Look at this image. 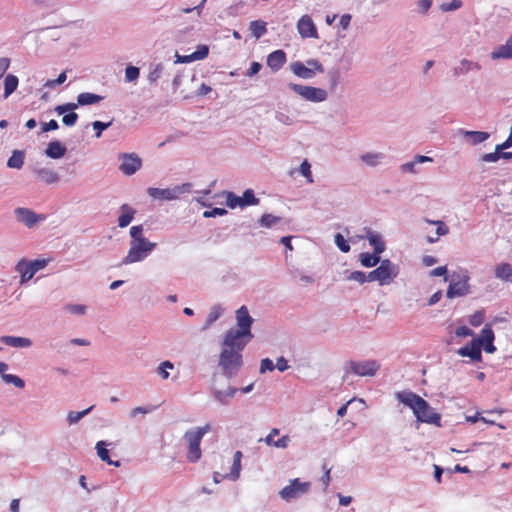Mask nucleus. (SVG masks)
I'll return each mask as SVG.
<instances>
[{
  "mask_svg": "<svg viewBox=\"0 0 512 512\" xmlns=\"http://www.w3.org/2000/svg\"><path fill=\"white\" fill-rule=\"evenodd\" d=\"M129 250L122 259V265L144 261L156 248L157 244L144 236L143 225H134L129 230Z\"/></svg>",
  "mask_w": 512,
  "mask_h": 512,
  "instance_id": "obj_1",
  "label": "nucleus"
},
{
  "mask_svg": "<svg viewBox=\"0 0 512 512\" xmlns=\"http://www.w3.org/2000/svg\"><path fill=\"white\" fill-rule=\"evenodd\" d=\"M397 400L412 409L418 422L441 426V415L422 397L411 391L395 394Z\"/></svg>",
  "mask_w": 512,
  "mask_h": 512,
  "instance_id": "obj_2",
  "label": "nucleus"
},
{
  "mask_svg": "<svg viewBox=\"0 0 512 512\" xmlns=\"http://www.w3.org/2000/svg\"><path fill=\"white\" fill-rule=\"evenodd\" d=\"M210 429V425L206 424L201 427L190 428L184 433L183 440L185 441L188 449L186 455L188 462L196 463L200 460L202 456L200 444L203 437L210 431Z\"/></svg>",
  "mask_w": 512,
  "mask_h": 512,
  "instance_id": "obj_3",
  "label": "nucleus"
},
{
  "mask_svg": "<svg viewBox=\"0 0 512 512\" xmlns=\"http://www.w3.org/2000/svg\"><path fill=\"white\" fill-rule=\"evenodd\" d=\"M218 366L224 377L234 378L243 366L242 353L232 349H221Z\"/></svg>",
  "mask_w": 512,
  "mask_h": 512,
  "instance_id": "obj_4",
  "label": "nucleus"
},
{
  "mask_svg": "<svg viewBox=\"0 0 512 512\" xmlns=\"http://www.w3.org/2000/svg\"><path fill=\"white\" fill-rule=\"evenodd\" d=\"M289 68L295 76L305 80L313 79L317 73L325 71L323 64L316 58H309L305 62H292Z\"/></svg>",
  "mask_w": 512,
  "mask_h": 512,
  "instance_id": "obj_5",
  "label": "nucleus"
},
{
  "mask_svg": "<svg viewBox=\"0 0 512 512\" xmlns=\"http://www.w3.org/2000/svg\"><path fill=\"white\" fill-rule=\"evenodd\" d=\"M288 88L302 99L312 103H322L329 98L327 89L322 87L289 83Z\"/></svg>",
  "mask_w": 512,
  "mask_h": 512,
  "instance_id": "obj_6",
  "label": "nucleus"
},
{
  "mask_svg": "<svg viewBox=\"0 0 512 512\" xmlns=\"http://www.w3.org/2000/svg\"><path fill=\"white\" fill-rule=\"evenodd\" d=\"M380 363L375 359L349 361L344 367L345 376L354 374L360 377H374L380 370Z\"/></svg>",
  "mask_w": 512,
  "mask_h": 512,
  "instance_id": "obj_7",
  "label": "nucleus"
},
{
  "mask_svg": "<svg viewBox=\"0 0 512 512\" xmlns=\"http://www.w3.org/2000/svg\"><path fill=\"white\" fill-rule=\"evenodd\" d=\"M191 187L190 183H183L172 188L149 187L147 194L155 200L172 201L178 199L182 194L190 192Z\"/></svg>",
  "mask_w": 512,
  "mask_h": 512,
  "instance_id": "obj_8",
  "label": "nucleus"
},
{
  "mask_svg": "<svg viewBox=\"0 0 512 512\" xmlns=\"http://www.w3.org/2000/svg\"><path fill=\"white\" fill-rule=\"evenodd\" d=\"M48 264L46 259H36L27 261L21 259L15 266L16 272L20 274V283L25 284L40 270L44 269Z\"/></svg>",
  "mask_w": 512,
  "mask_h": 512,
  "instance_id": "obj_9",
  "label": "nucleus"
},
{
  "mask_svg": "<svg viewBox=\"0 0 512 512\" xmlns=\"http://www.w3.org/2000/svg\"><path fill=\"white\" fill-rule=\"evenodd\" d=\"M253 338L247 335L245 332L237 330L235 328L229 329L223 339L222 349L237 350L240 353L244 350L248 342Z\"/></svg>",
  "mask_w": 512,
  "mask_h": 512,
  "instance_id": "obj_10",
  "label": "nucleus"
},
{
  "mask_svg": "<svg viewBox=\"0 0 512 512\" xmlns=\"http://www.w3.org/2000/svg\"><path fill=\"white\" fill-rule=\"evenodd\" d=\"M226 205L230 209L237 207L245 208L247 206L258 205L260 200L255 196L252 189H246L242 196H237L234 192L228 191L225 193Z\"/></svg>",
  "mask_w": 512,
  "mask_h": 512,
  "instance_id": "obj_11",
  "label": "nucleus"
},
{
  "mask_svg": "<svg viewBox=\"0 0 512 512\" xmlns=\"http://www.w3.org/2000/svg\"><path fill=\"white\" fill-rule=\"evenodd\" d=\"M310 487V482H301L298 478H295L290 481L289 485L280 490L279 495L283 500L290 502L308 493Z\"/></svg>",
  "mask_w": 512,
  "mask_h": 512,
  "instance_id": "obj_12",
  "label": "nucleus"
},
{
  "mask_svg": "<svg viewBox=\"0 0 512 512\" xmlns=\"http://www.w3.org/2000/svg\"><path fill=\"white\" fill-rule=\"evenodd\" d=\"M14 215L17 222L23 224L28 229L36 228L40 223L46 220V215L38 214L26 207H17L14 209Z\"/></svg>",
  "mask_w": 512,
  "mask_h": 512,
  "instance_id": "obj_13",
  "label": "nucleus"
},
{
  "mask_svg": "<svg viewBox=\"0 0 512 512\" xmlns=\"http://www.w3.org/2000/svg\"><path fill=\"white\" fill-rule=\"evenodd\" d=\"M376 270L379 277V285L381 286L392 283L400 272L399 266L389 259L381 260Z\"/></svg>",
  "mask_w": 512,
  "mask_h": 512,
  "instance_id": "obj_14",
  "label": "nucleus"
},
{
  "mask_svg": "<svg viewBox=\"0 0 512 512\" xmlns=\"http://www.w3.org/2000/svg\"><path fill=\"white\" fill-rule=\"evenodd\" d=\"M119 160V170L126 176L135 174L142 166V160L136 153H122Z\"/></svg>",
  "mask_w": 512,
  "mask_h": 512,
  "instance_id": "obj_15",
  "label": "nucleus"
},
{
  "mask_svg": "<svg viewBox=\"0 0 512 512\" xmlns=\"http://www.w3.org/2000/svg\"><path fill=\"white\" fill-rule=\"evenodd\" d=\"M297 31L303 39H318V30L310 15H303L299 18L296 25Z\"/></svg>",
  "mask_w": 512,
  "mask_h": 512,
  "instance_id": "obj_16",
  "label": "nucleus"
},
{
  "mask_svg": "<svg viewBox=\"0 0 512 512\" xmlns=\"http://www.w3.org/2000/svg\"><path fill=\"white\" fill-rule=\"evenodd\" d=\"M469 276L465 275L458 281H452L448 289L446 291V297L449 299H453L456 297H462L469 293L470 286H469Z\"/></svg>",
  "mask_w": 512,
  "mask_h": 512,
  "instance_id": "obj_17",
  "label": "nucleus"
},
{
  "mask_svg": "<svg viewBox=\"0 0 512 512\" xmlns=\"http://www.w3.org/2000/svg\"><path fill=\"white\" fill-rule=\"evenodd\" d=\"M279 433L280 430L278 428H272L268 435L265 438L260 439L259 441H263L267 446L270 447L286 449L289 446L291 439L289 435H284L281 438L275 440L276 436H278Z\"/></svg>",
  "mask_w": 512,
  "mask_h": 512,
  "instance_id": "obj_18",
  "label": "nucleus"
},
{
  "mask_svg": "<svg viewBox=\"0 0 512 512\" xmlns=\"http://www.w3.org/2000/svg\"><path fill=\"white\" fill-rule=\"evenodd\" d=\"M253 318L250 316L246 306H241L236 311V322L237 330L245 332L247 335L252 336L251 326L253 324Z\"/></svg>",
  "mask_w": 512,
  "mask_h": 512,
  "instance_id": "obj_19",
  "label": "nucleus"
},
{
  "mask_svg": "<svg viewBox=\"0 0 512 512\" xmlns=\"http://www.w3.org/2000/svg\"><path fill=\"white\" fill-rule=\"evenodd\" d=\"M494 332L489 326H485L480 333V336L475 339L479 347H483V349L487 353H494L496 351V347L494 346Z\"/></svg>",
  "mask_w": 512,
  "mask_h": 512,
  "instance_id": "obj_20",
  "label": "nucleus"
},
{
  "mask_svg": "<svg viewBox=\"0 0 512 512\" xmlns=\"http://www.w3.org/2000/svg\"><path fill=\"white\" fill-rule=\"evenodd\" d=\"M212 397L221 405H228L230 399L235 396L238 392V389L232 386H229L225 390H221L215 387H211L210 389Z\"/></svg>",
  "mask_w": 512,
  "mask_h": 512,
  "instance_id": "obj_21",
  "label": "nucleus"
},
{
  "mask_svg": "<svg viewBox=\"0 0 512 512\" xmlns=\"http://www.w3.org/2000/svg\"><path fill=\"white\" fill-rule=\"evenodd\" d=\"M492 60L512 59V35L502 45L496 47L490 54Z\"/></svg>",
  "mask_w": 512,
  "mask_h": 512,
  "instance_id": "obj_22",
  "label": "nucleus"
},
{
  "mask_svg": "<svg viewBox=\"0 0 512 512\" xmlns=\"http://www.w3.org/2000/svg\"><path fill=\"white\" fill-rule=\"evenodd\" d=\"M286 61V53L281 49L275 50L267 56V65L274 72L279 71L284 66Z\"/></svg>",
  "mask_w": 512,
  "mask_h": 512,
  "instance_id": "obj_23",
  "label": "nucleus"
},
{
  "mask_svg": "<svg viewBox=\"0 0 512 512\" xmlns=\"http://www.w3.org/2000/svg\"><path fill=\"white\" fill-rule=\"evenodd\" d=\"M365 232V238L373 247V252L381 255L386 249L382 236L379 233L372 231L370 228H365Z\"/></svg>",
  "mask_w": 512,
  "mask_h": 512,
  "instance_id": "obj_24",
  "label": "nucleus"
},
{
  "mask_svg": "<svg viewBox=\"0 0 512 512\" xmlns=\"http://www.w3.org/2000/svg\"><path fill=\"white\" fill-rule=\"evenodd\" d=\"M386 155L382 152H366L360 155V161L368 167H377L383 164Z\"/></svg>",
  "mask_w": 512,
  "mask_h": 512,
  "instance_id": "obj_25",
  "label": "nucleus"
},
{
  "mask_svg": "<svg viewBox=\"0 0 512 512\" xmlns=\"http://www.w3.org/2000/svg\"><path fill=\"white\" fill-rule=\"evenodd\" d=\"M458 354L463 357H469L473 361L481 360V349L475 339L470 344L461 347L458 350Z\"/></svg>",
  "mask_w": 512,
  "mask_h": 512,
  "instance_id": "obj_26",
  "label": "nucleus"
},
{
  "mask_svg": "<svg viewBox=\"0 0 512 512\" xmlns=\"http://www.w3.org/2000/svg\"><path fill=\"white\" fill-rule=\"evenodd\" d=\"M0 341L13 348H28L33 344L31 339L20 336L5 335L0 337Z\"/></svg>",
  "mask_w": 512,
  "mask_h": 512,
  "instance_id": "obj_27",
  "label": "nucleus"
},
{
  "mask_svg": "<svg viewBox=\"0 0 512 512\" xmlns=\"http://www.w3.org/2000/svg\"><path fill=\"white\" fill-rule=\"evenodd\" d=\"M459 133L470 142L471 145H478L489 139L490 134L484 131H470L461 129Z\"/></svg>",
  "mask_w": 512,
  "mask_h": 512,
  "instance_id": "obj_28",
  "label": "nucleus"
},
{
  "mask_svg": "<svg viewBox=\"0 0 512 512\" xmlns=\"http://www.w3.org/2000/svg\"><path fill=\"white\" fill-rule=\"evenodd\" d=\"M495 278L512 283V265L508 262H501L494 267Z\"/></svg>",
  "mask_w": 512,
  "mask_h": 512,
  "instance_id": "obj_29",
  "label": "nucleus"
},
{
  "mask_svg": "<svg viewBox=\"0 0 512 512\" xmlns=\"http://www.w3.org/2000/svg\"><path fill=\"white\" fill-rule=\"evenodd\" d=\"M66 147L58 140L51 141L45 150L47 157L51 159H60L66 154Z\"/></svg>",
  "mask_w": 512,
  "mask_h": 512,
  "instance_id": "obj_30",
  "label": "nucleus"
},
{
  "mask_svg": "<svg viewBox=\"0 0 512 512\" xmlns=\"http://www.w3.org/2000/svg\"><path fill=\"white\" fill-rule=\"evenodd\" d=\"M37 178L45 184H53L59 181L60 177L56 171L50 168H38L34 170Z\"/></svg>",
  "mask_w": 512,
  "mask_h": 512,
  "instance_id": "obj_31",
  "label": "nucleus"
},
{
  "mask_svg": "<svg viewBox=\"0 0 512 512\" xmlns=\"http://www.w3.org/2000/svg\"><path fill=\"white\" fill-rule=\"evenodd\" d=\"M326 79L328 84V93H334L341 83V72L339 68L333 67L326 73Z\"/></svg>",
  "mask_w": 512,
  "mask_h": 512,
  "instance_id": "obj_32",
  "label": "nucleus"
},
{
  "mask_svg": "<svg viewBox=\"0 0 512 512\" xmlns=\"http://www.w3.org/2000/svg\"><path fill=\"white\" fill-rule=\"evenodd\" d=\"M136 211L128 204H123L120 207V215L118 217V226L120 228L127 227L133 220Z\"/></svg>",
  "mask_w": 512,
  "mask_h": 512,
  "instance_id": "obj_33",
  "label": "nucleus"
},
{
  "mask_svg": "<svg viewBox=\"0 0 512 512\" xmlns=\"http://www.w3.org/2000/svg\"><path fill=\"white\" fill-rule=\"evenodd\" d=\"M481 66L477 62L470 61L468 59H462L459 64L454 67L453 75L458 77L466 75L472 70H480Z\"/></svg>",
  "mask_w": 512,
  "mask_h": 512,
  "instance_id": "obj_34",
  "label": "nucleus"
},
{
  "mask_svg": "<svg viewBox=\"0 0 512 512\" xmlns=\"http://www.w3.org/2000/svg\"><path fill=\"white\" fill-rule=\"evenodd\" d=\"M427 223L431 224V225H435L437 228H436V236L435 237H431V236H428L427 237V241L429 243H435L439 240V238L441 236H445L449 233V228L448 226L441 220H429V219H426L425 220Z\"/></svg>",
  "mask_w": 512,
  "mask_h": 512,
  "instance_id": "obj_35",
  "label": "nucleus"
},
{
  "mask_svg": "<svg viewBox=\"0 0 512 512\" xmlns=\"http://www.w3.org/2000/svg\"><path fill=\"white\" fill-rule=\"evenodd\" d=\"M359 262L363 267L372 268L381 262L380 254L363 252L359 254Z\"/></svg>",
  "mask_w": 512,
  "mask_h": 512,
  "instance_id": "obj_36",
  "label": "nucleus"
},
{
  "mask_svg": "<svg viewBox=\"0 0 512 512\" xmlns=\"http://www.w3.org/2000/svg\"><path fill=\"white\" fill-rule=\"evenodd\" d=\"M25 161V152L23 150H13L12 155L7 160V167L11 169H21Z\"/></svg>",
  "mask_w": 512,
  "mask_h": 512,
  "instance_id": "obj_37",
  "label": "nucleus"
},
{
  "mask_svg": "<svg viewBox=\"0 0 512 512\" xmlns=\"http://www.w3.org/2000/svg\"><path fill=\"white\" fill-rule=\"evenodd\" d=\"M77 100L78 104H80L81 106H87L99 103L103 100V97L98 94L84 92L78 94Z\"/></svg>",
  "mask_w": 512,
  "mask_h": 512,
  "instance_id": "obj_38",
  "label": "nucleus"
},
{
  "mask_svg": "<svg viewBox=\"0 0 512 512\" xmlns=\"http://www.w3.org/2000/svg\"><path fill=\"white\" fill-rule=\"evenodd\" d=\"M242 456L243 455L241 451H236L233 455V464L231 467V471L227 475V477L233 481L237 480L240 476Z\"/></svg>",
  "mask_w": 512,
  "mask_h": 512,
  "instance_id": "obj_39",
  "label": "nucleus"
},
{
  "mask_svg": "<svg viewBox=\"0 0 512 512\" xmlns=\"http://www.w3.org/2000/svg\"><path fill=\"white\" fill-rule=\"evenodd\" d=\"M19 84L17 76L8 74L4 79V98H8L13 92L16 91Z\"/></svg>",
  "mask_w": 512,
  "mask_h": 512,
  "instance_id": "obj_40",
  "label": "nucleus"
},
{
  "mask_svg": "<svg viewBox=\"0 0 512 512\" xmlns=\"http://www.w3.org/2000/svg\"><path fill=\"white\" fill-rule=\"evenodd\" d=\"M223 313H224V308L221 305L216 304V305L212 306V308L207 316L203 330L208 329L216 320H218L222 316Z\"/></svg>",
  "mask_w": 512,
  "mask_h": 512,
  "instance_id": "obj_41",
  "label": "nucleus"
},
{
  "mask_svg": "<svg viewBox=\"0 0 512 512\" xmlns=\"http://www.w3.org/2000/svg\"><path fill=\"white\" fill-rule=\"evenodd\" d=\"M282 222V218L270 213L263 214L259 219V225L264 228H273Z\"/></svg>",
  "mask_w": 512,
  "mask_h": 512,
  "instance_id": "obj_42",
  "label": "nucleus"
},
{
  "mask_svg": "<svg viewBox=\"0 0 512 512\" xmlns=\"http://www.w3.org/2000/svg\"><path fill=\"white\" fill-rule=\"evenodd\" d=\"M249 28H250L252 35L256 39H259L267 32L266 22H264L262 20H254V21L250 22Z\"/></svg>",
  "mask_w": 512,
  "mask_h": 512,
  "instance_id": "obj_43",
  "label": "nucleus"
},
{
  "mask_svg": "<svg viewBox=\"0 0 512 512\" xmlns=\"http://www.w3.org/2000/svg\"><path fill=\"white\" fill-rule=\"evenodd\" d=\"M163 71H164V66L162 63L152 64L150 66V70L147 75L148 82L150 84H155L161 77Z\"/></svg>",
  "mask_w": 512,
  "mask_h": 512,
  "instance_id": "obj_44",
  "label": "nucleus"
},
{
  "mask_svg": "<svg viewBox=\"0 0 512 512\" xmlns=\"http://www.w3.org/2000/svg\"><path fill=\"white\" fill-rule=\"evenodd\" d=\"M93 408H94V406L92 405V406L88 407L87 409H85L83 411H70V412H68V414H67V421H68L69 425L77 424L83 417L88 415L93 410Z\"/></svg>",
  "mask_w": 512,
  "mask_h": 512,
  "instance_id": "obj_45",
  "label": "nucleus"
},
{
  "mask_svg": "<svg viewBox=\"0 0 512 512\" xmlns=\"http://www.w3.org/2000/svg\"><path fill=\"white\" fill-rule=\"evenodd\" d=\"M106 446H107V443L105 441H98L95 446L97 455L103 462L112 463V460L109 456V451L106 448Z\"/></svg>",
  "mask_w": 512,
  "mask_h": 512,
  "instance_id": "obj_46",
  "label": "nucleus"
},
{
  "mask_svg": "<svg viewBox=\"0 0 512 512\" xmlns=\"http://www.w3.org/2000/svg\"><path fill=\"white\" fill-rule=\"evenodd\" d=\"M87 309H88L87 306L83 305V304H71V303H69V304H66L64 306V310L67 313H70V314H73V315H78V316L86 314Z\"/></svg>",
  "mask_w": 512,
  "mask_h": 512,
  "instance_id": "obj_47",
  "label": "nucleus"
},
{
  "mask_svg": "<svg viewBox=\"0 0 512 512\" xmlns=\"http://www.w3.org/2000/svg\"><path fill=\"white\" fill-rule=\"evenodd\" d=\"M78 106H81L80 104H78V101L76 103L69 102V103L57 105L54 108V111L58 115H63L65 113H72V112H74V110H76L78 108Z\"/></svg>",
  "mask_w": 512,
  "mask_h": 512,
  "instance_id": "obj_48",
  "label": "nucleus"
},
{
  "mask_svg": "<svg viewBox=\"0 0 512 512\" xmlns=\"http://www.w3.org/2000/svg\"><path fill=\"white\" fill-rule=\"evenodd\" d=\"M173 368H174V364L171 361L166 360L159 364V366L157 367V373L162 379L166 380L170 376V374L167 370L168 369L172 370Z\"/></svg>",
  "mask_w": 512,
  "mask_h": 512,
  "instance_id": "obj_49",
  "label": "nucleus"
},
{
  "mask_svg": "<svg viewBox=\"0 0 512 512\" xmlns=\"http://www.w3.org/2000/svg\"><path fill=\"white\" fill-rule=\"evenodd\" d=\"M334 243L341 252L348 253L350 251V245L342 234L337 233L334 236Z\"/></svg>",
  "mask_w": 512,
  "mask_h": 512,
  "instance_id": "obj_50",
  "label": "nucleus"
},
{
  "mask_svg": "<svg viewBox=\"0 0 512 512\" xmlns=\"http://www.w3.org/2000/svg\"><path fill=\"white\" fill-rule=\"evenodd\" d=\"M299 172H300V174L302 176H304L306 178L308 183H313L314 182V179H313V176H312V172H311V164L307 160H304L300 164Z\"/></svg>",
  "mask_w": 512,
  "mask_h": 512,
  "instance_id": "obj_51",
  "label": "nucleus"
},
{
  "mask_svg": "<svg viewBox=\"0 0 512 512\" xmlns=\"http://www.w3.org/2000/svg\"><path fill=\"white\" fill-rule=\"evenodd\" d=\"M2 380L5 383L12 384L15 387L20 388V389L25 387V382L23 381V379H21L19 376L14 375V374H7L6 376H3Z\"/></svg>",
  "mask_w": 512,
  "mask_h": 512,
  "instance_id": "obj_52",
  "label": "nucleus"
},
{
  "mask_svg": "<svg viewBox=\"0 0 512 512\" xmlns=\"http://www.w3.org/2000/svg\"><path fill=\"white\" fill-rule=\"evenodd\" d=\"M140 74V70L135 66H127L125 69V81L126 82H134L138 79Z\"/></svg>",
  "mask_w": 512,
  "mask_h": 512,
  "instance_id": "obj_53",
  "label": "nucleus"
},
{
  "mask_svg": "<svg viewBox=\"0 0 512 512\" xmlns=\"http://www.w3.org/2000/svg\"><path fill=\"white\" fill-rule=\"evenodd\" d=\"M209 54V46L202 44L198 45L196 50L193 52V55L196 61L205 59Z\"/></svg>",
  "mask_w": 512,
  "mask_h": 512,
  "instance_id": "obj_54",
  "label": "nucleus"
},
{
  "mask_svg": "<svg viewBox=\"0 0 512 512\" xmlns=\"http://www.w3.org/2000/svg\"><path fill=\"white\" fill-rule=\"evenodd\" d=\"M462 4V0H451L449 3L441 4L440 9L443 12H451L461 8Z\"/></svg>",
  "mask_w": 512,
  "mask_h": 512,
  "instance_id": "obj_55",
  "label": "nucleus"
},
{
  "mask_svg": "<svg viewBox=\"0 0 512 512\" xmlns=\"http://www.w3.org/2000/svg\"><path fill=\"white\" fill-rule=\"evenodd\" d=\"M500 158H501V150H497V146H496L494 152L483 154L481 156V161L491 163V162H497Z\"/></svg>",
  "mask_w": 512,
  "mask_h": 512,
  "instance_id": "obj_56",
  "label": "nucleus"
},
{
  "mask_svg": "<svg viewBox=\"0 0 512 512\" xmlns=\"http://www.w3.org/2000/svg\"><path fill=\"white\" fill-rule=\"evenodd\" d=\"M78 114L75 112L63 114L62 123L65 126L72 127L77 123Z\"/></svg>",
  "mask_w": 512,
  "mask_h": 512,
  "instance_id": "obj_57",
  "label": "nucleus"
},
{
  "mask_svg": "<svg viewBox=\"0 0 512 512\" xmlns=\"http://www.w3.org/2000/svg\"><path fill=\"white\" fill-rule=\"evenodd\" d=\"M483 321H484V312L483 311H476L469 318V323L474 327L480 326L483 323Z\"/></svg>",
  "mask_w": 512,
  "mask_h": 512,
  "instance_id": "obj_58",
  "label": "nucleus"
},
{
  "mask_svg": "<svg viewBox=\"0 0 512 512\" xmlns=\"http://www.w3.org/2000/svg\"><path fill=\"white\" fill-rule=\"evenodd\" d=\"M275 369V365L273 363V361L269 358H264L261 360L260 362V373L261 374H264L266 373L267 371H273Z\"/></svg>",
  "mask_w": 512,
  "mask_h": 512,
  "instance_id": "obj_59",
  "label": "nucleus"
},
{
  "mask_svg": "<svg viewBox=\"0 0 512 512\" xmlns=\"http://www.w3.org/2000/svg\"><path fill=\"white\" fill-rule=\"evenodd\" d=\"M417 166L418 165L414 162V160H412L410 162H406V163L402 164L400 169L403 172H407V173L415 175V174L419 173V169Z\"/></svg>",
  "mask_w": 512,
  "mask_h": 512,
  "instance_id": "obj_60",
  "label": "nucleus"
},
{
  "mask_svg": "<svg viewBox=\"0 0 512 512\" xmlns=\"http://www.w3.org/2000/svg\"><path fill=\"white\" fill-rule=\"evenodd\" d=\"M348 280L356 281L359 284L367 282L366 273L362 271H353L349 274Z\"/></svg>",
  "mask_w": 512,
  "mask_h": 512,
  "instance_id": "obj_61",
  "label": "nucleus"
},
{
  "mask_svg": "<svg viewBox=\"0 0 512 512\" xmlns=\"http://www.w3.org/2000/svg\"><path fill=\"white\" fill-rule=\"evenodd\" d=\"M196 61L193 53L189 54V55H180L178 53L175 54V60H174V63L175 64H186V63H192Z\"/></svg>",
  "mask_w": 512,
  "mask_h": 512,
  "instance_id": "obj_62",
  "label": "nucleus"
},
{
  "mask_svg": "<svg viewBox=\"0 0 512 512\" xmlns=\"http://www.w3.org/2000/svg\"><path fill=\"white\" fill-rule=\"evenodd\" d=\"M226 214H227V210H225L224 208L215 207L211 210L204 211L203 217L212 218V217H216V216H223Z\"/></svg>",
  "mask_w": 512,
  "mask_h": 512,
  "instance_id": "obj_63",
  "label": "nucleus"
},
{
  "mask_svg": "<svg viewBox=\"0 0 512 512\" xmlns=\"http://www.w3.org/2000/svg\"><path fill=\"white\" fill-rule=\"evenodd\" d=\"M66 78H67L66 73H65V72H62V73H60V74H59V76H58L56 79H54V80H48V81L44 84V86H45V87H48V88H53V87H55L56 85H60V84L64 83V82L66 81Z\"/></svg>",
  "mask_w": 512,
  "mask_h": 512,
  "instance_id": "obj_64",
  "label": "nucleus"
}]
</instances>
